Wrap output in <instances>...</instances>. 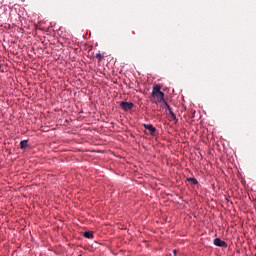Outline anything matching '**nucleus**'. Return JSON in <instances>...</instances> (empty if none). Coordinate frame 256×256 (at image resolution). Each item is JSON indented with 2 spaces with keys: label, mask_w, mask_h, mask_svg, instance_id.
<instances>
[{
  "label": "nucleus",
  "mask_w": 256,
  "mask_h": 256,
  "mask_svg": "<svg viewBox=\"0 0 256 256\" xmlns=\"http://www.w3.org/2000/svg\"><path fill=\"white\" fill-rule=\"evenodd\" d=\"M152 102L156 105H159V103H165V93L161 92V86L155 84L152 89L151 93Z\"/></svg>",
  "instance_id": "f257e3e1"
},
{
  "label": "nucleus",
  "mask_w": 256,
  "mask_h": 256,
  "mask_svg": "<svg viewBox=\"0 0 256 256\" xmlns=\"http://www.w3.org/2000/svg\"><path fill=\"white\" fill-rule=\"evenodd\" d=\"M164 105H165L167 111L170 113L172 121H175V123H177V121H179V119H177V115H175V112H173V108H171V106H169V103H167V101H164Z\"/></svg>",
  "instance_id": "f03ea898"
},
{
  "label": "nucleus",
  "mask_w": 256,
  "mask_h": 256,
  "mask_svg": "<svg viewBox=\"0 0 256 256\" xmlns=\"http://www.w3.org/2000/svg\"><path fill=\"white\" fill-rule=\"evenodd\" d=\"M120 107L124 110V111H131V109H133V107H135V104H133L132 102H125L122 101L120 103Z\"/></svg>",
  "instance_id": "7ed1b4c3"
},
{
  "label": "nucleus",
  "mask_w": 256,
  "mask_h": 256,
  "mask_svg": "<svg viewBox=\"0 0 256 256\" xmlns=\"http://www.w3.org/2000/svg\"><path fill=\"white\" fill-rule=\"evenodd\" d=\"M144 129L149 131L150 135L152 136H154L157 131V128H155L152 124H144Z\"/></svg>",
  "instance_id": "20e7f679"
},
{
  "label": "nucleus",
  "mask_w": 256,
  "mask_h": 256,
  "mask_svg": "<svg viewBox=\"0 0 256 256\" xmlns=\"http://www.w3.org/2000/svg\"><path fill=\"white\" fill-rule=\"evenodd\" d=\"M214 245H216V247H224L226 249L227 242L221 240V238H216L214 239Z\"/></svg>",
  "instance_id": "39448f33"
},
{
  "label": "nucleus",
  "mask_w": 256,
  "mask_h": 256,
  "mask_svg": "<svg viewBox=\"0 0 256 256\" xmlns=\"http://www.w3.org/2000/svg\"><path fill=\"white\" fill-rule=\"evenodd\" d=\"M29 147V142L27 140H22L20 142V149H27Z\"/></svg>",
  "instance_id": "423d86ee"
},
{
  "label": "nucleus",
  "mask_w": 256,
  "mask_h": 256,
  "mask_svg": "<svg viewBox=\"0 0 256 256\" xmlns=\"http://www.w3.org/2000/svg\"><path fill=\"white\" fill-rule=\"evenodd\" d=\"M83 237H85L86 239H93V232L86 231L83 233Z\"/></svg>",
  "instance_id": "0eeeda50"
},
{
  "label": "nucleus",
  "mask_w": 256,
  "mask_h": 256,
  "mask_svg": "<svg viewBox=\"0 0 256 256\" xmlns=\"http://www.w3.org/2000/svg\"><path fill=\"white\" fill-rule=\"evenodd\" d=\"M187 181L192 185H197V183H199V181H197L195 178H188Z\"/></svg>",
  "instance_id": "6e6552de"
},
{
  "label": "nucleus",
  "mask_w": 256,
  "mask_h": 256,
  "mask_svg": "<svg viewBox=\"0 0 256 256\" xmlns=\"http://www.w3.org/2000/svg\"><path fill=\"white\" fill-rule=\"evenodd\" d=\"M95 57L96 59H100V60L103 59V55L101 53L96 54Z\"/></svg>",
  "instance_id": "1a4fd4ad"
},
{
  "label": "nucleus",
  "mask_w": 256,
  "mask_h": 256,
  "mask_svg": "<svg viewBox=\"0 0 256 256\" xmlns=\"http://www.w3.org/2000/svg\"><path fill=\"white\" fill-rule=\"evenodd\" d=\"M174 255H177V250H173Z\"/></svg>",
  "instance_id": "9d476101"
}]
</instances>
